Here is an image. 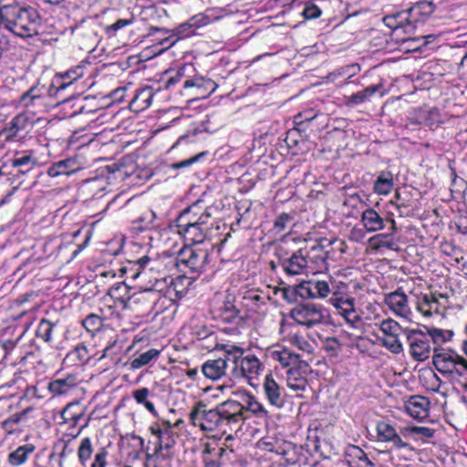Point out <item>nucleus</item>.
<instances>
[{
  "instance_id": "nucleus-1",
  "label": "nucleus",
  "mask_w": 467,
  "mask_h": 467,
  "mask_svg": "<svg viewBox=\"0 0 467 467\" xmlns=\"http://www.w3.org/2000/svg\"><path fill=\"white\" fill-rule=\"evenodd\" d=\"M0 26L22 38L32 37L39 34L42 17L33 6L17 0H0Z\"/></svg>"
},
{
  "instance_id": "nucleus-2",
  "label": "nucleus",
  "mask_w": 467,
  "mask_h": 467,
  "mask_svg": "<svg viewBox=\"0 0 467 467\" xmlns=\"http://www.w3.org/2000/svg\"><path fill=\"white\" fill-rule=\"evenodd\" d=\"M190 420L194 426L206 431L221 430L226 432V427L230 430L235 428L226 400L212 410H205V405L202 402L197 403L190 412Z\"/></svg>"
},
{
  "instance_id": "nucleus-3",
  "label": "nucleus",
  "mask_w": 467,
  "mask_h": 467,
  "mask_svg": "<svg viewBox=\"0 0 467 467\" xmlns=\"http://www.w3.org/2000/svg\"><path fill=\"white\" fill-rule=\"evenodd\" d=\"M149 430L152 435L157 437L158 441L153 453L146 454L145 467H159L162 461L172 458L171 450L176 443L175 431L168 420L153 424Z\"/></svg>"
},
{
  "instance_id": "nucleus-4",
  "label": "nucleus",
  "mask_w": 467,
  "mask_h": 467,
  "mask_svg": "<svg viewBox=\"0 0 467 467\" xmlns=\"http://www.w3.org/2000/svg\"><path fill=\"white\" fill-rule=\"evenodd\" d=\"M235 399L226 400L229 410L231 411L232 420L235 427L242 424L246 419L247 412L252 413L259 419L270 418V413L262 402L256 397L245 389H237L232 392Z\"/></svg>"
},
{
  "instance_id": "nucleus-5",
  "label": "nucleus",
  "mask_w": 467,
  "mask_h": 467,
  "mask_svg": "<svg viewBox=\"0 0 467 467\" xmlns=\"http://www.w3.org/2000/svg\"><path fill=\"white\" fill-rule=\"evenodd\" d=\"M332 297L329 299L337 313L341 316L350 327L359 328L362 326V320L355 307V298L350 296L348 285L343 281L330 283Z\"/></svg>"
},
{
  "instance_id": "nucleus-6",
  "label": "nucleus",
  "mask_w": 467,
  "mask_h": 467,
  "mask_svg": "<svg viewBox=\"0 0 467 467\" xmlns=\"http://www.w3.org/2000/svg\"><path fill=\"white\" fill-rule=\"evenodd\" d=\"M236 354H238L237 357L234 356L231 378L220 387L222 390L232 389L236 379H245L249 385L254 386L253 381L258 378L264 369L262 362L256 356L252 354L244 356L238 350H235Z\"/></svg>"
},
{
  "instance_id": "nucleus-7",
  "label": "nucleus",
  "mask_w": 467,
  "mask_h": 467,
  "mask_svg": "<svg viewBox=\"0 0 467 467\" xmlns=\"http://www.w3.org/2000/svg\"><path fill=\"white\" fill-rule=\"evenodd\" d=\"M290 317L298 325L307 328L327 322L328 311L320 304H297L290 311Z\"/></svg>"
},
{
  "instance_id": "nucleus-8",
  "label": "nucleus",
  "mask_w": 467,
  "mask_h": 467,
  "mask_svg": "<svg viewBox=\"0 0 467 467\" xmlns=\"http://www.w3.org/2000/svg\"><path fill=\"white\" fill-rule=\"evenodd\" d=\"M208 250L201 247L185 245L175 258V265L180 271L196 274L199 275L208 265Z\"/></svg>"
},
{
  "instance_id": "nucleus-9",
  "label": "nucleus",
  "mask_w": 467,
  "mask_h": 467,
  "mask_svg": "<svg viewBox=\"0 0 467 467\" xmlns=\"http://www.w3.org/2000/svg\"><path fill=\"white\" fill-rule=\"evenodd\" d=\"M377 441L391 443L390 451L403 452V458L409 460L415 451V449L408 441L403 440L401 431L400 432L389 422L381 420L376 426Z\"/></svg>"
},
{
  "instance_id": "nucleus-10",
  "label": "nucleus",
  "mask_w": 467,
  "mask_h": 467,
  "mask_svg": "<svg viewBox=\"0 0 467 467\" xmlns=\"http://www.w3.org/2000/svg\"><path fill=\"white\" fill-rule=\"evenodd\" d=\"M404 336L409 344V351L411 358L416 361H424L429 358L431 351H434L433 356L440 352L436 347H432L429 336L424 331L420 329H407L404 331Z\"/></svg>"
},
{
  "instance_id": "nucleus-11",
  "label": "nucleus",
  "mask_w": 467,
  "mask_h": 467,
  "mask_svg": "<svg viewBox=\"0 0 467 467\" xmlns=\"http://www.w3.org/2000/svg\"><path fill=\"white\" fill-rule=\"evenodd\" d=\"M36 118L34 114L22 112L15 116L8 126L2 130V134L8 141H21L25 140L34 128Z\"/></svg>"
},
{
  "instance_id": "nucleus-12",
  "label": "nucleus",
  "mask_w": 467,
  "mask_h": 467,
  "mask_svg": "<svg viewBox=\"0 0 467 467\" xmlns=\"http://www.w3.org/2000/svg\"><path fill=\"white\" fill-rule=\"evenodd\" d=\"M405 330L393 319L383 320L380 324V331L383 333V337L380 338L382 346L393 354L401 353L403 346L400 335L404 334Z\"/></svg>"
},
{
  "instance_id": "nucleus-13",
  "label": "nucleus",
  "mask_w": 467,
  "mask_h": 467,
  "mask_svg": "<svg viewBox=\"0 0 467 467\" xmlns=\"http://www.w3.org/2000/svg\"><path fill=\"white\" fill-rule=\"evenodd\" d=\"M202 222L210 223L211 213L207 211L203 202L197 201L181 213L177 218V227L190 226Z\"/></svg>"
},
{
  "instance_id": "nucleus-14",
  "label": "nucleus",
  "mask_w": 467,
  "mask_h": 467,
  "mask_svg": "<svg viewBox=\"0 0 467 467\" xmlns=\"http://www.w3.org/2000/svg\"><path fill=\"white\" fill-rule=\"evenodd\" d=\"M158 295H154L150 290H143L134 293L126 300L123 305V310H130L138 314H145L152 310Z\"/></svg>"
},
{
  "instance_id": "nucleus-15",
  "label": "nucleus",
  "mask_w": 467,
  "mask_h": 467,
  "mask_svg": "<svg viewBox=\"0 0 467 467\" xmlns=\"http://www.w3.org/2000/svg\"><path fill=\"white\" fill-rule=\"evenodd\" d=\"M263 393L271 407L280 410L285 406V390L272 374H267L264 379Z\"/></svg>"
},
{
  "instance_id": "nucleus-16",
  "label": "nucleus",
  "mask_w": 467,
  "mask_h": 467,
  "mask_svg": "<svg viewBox=\"0 0 467 467\" xmlns=\"http://www.w3.org/2000/svg\"><path fill=\"white\" fill-rule=\"evenodd\" d=\"M330 283L326 280L311 279L301 283L298 294L302 297L326 298L331 293Z\"/></svg>"
},
{
  "instance_id": "nucleus-17",
  "label": "nucleus",
  "mask_w": 467,
  "mask_h": 467,
  "mask_svg": "<svg viewBox=\"0 0 467 467\" xmlns=\"http://www.w3.org/2000/svg\"><path fill=\"white\" fill-rule=\"evenodd\" d=\"M384 303L399 317H408L411 313L408 296L401 288L386 294L384 296Z\"/></svg>"
},
{
  "instance_id": "nucleus-18",
  "label": "nucleus",
  "mask_w": 467,
  "mask_h": 467,
  "mask_svg": "<svg viewBox=\"0 0 467 467\" xmlns=\"http://www.w3.org/2000/svg\"><path fill=\"white\" fill-rule=\"evenodd\" d=\"M212 223H199L190 226H178V234L182 235L185 242L189 244H201L206 238L207 234L211 230Z\"/></svg>"
},
{
  "instance_id": "nucleus-19",
  "label": "nucleus",
  "mask_w": 467,
  "mask_h": 467,
  "mask_svg": "<svg viewBox=\"0 0 467 467\" xmlns=\"http://www.w3.org/2000/svg\"><path fill=\"white\" fill-rule=\"evenodd\" d=\"M383 23L393 31L402 30L408 35L412 34L416 28V26L411 24L410 13L407 10L385 16Z\"/></svg>"
},
{
  "instance_id": "nucleus-20",
  "label": "nucleus",
  "mask_w": 467,
  "mask_h": 467,
  "mask_svg": "<svg viewBox=\"0 0 467 467\" xmlns=\"http://www.w3.org/2000/svg\"><path fill=\"white\" fill-rule=\"evenodd\" d=\"M430 400L423 396H412L404 404L408 415L417 420H422L429 416Z\"/></svg>"
},
{
  "instance_id": "nucleus-21",
  "label": "nucleus",
  "mask_w": 467,
  "mask_h": 467,
  "mask_svg": "<svg viewBox=\"0 0 467 467\" xmlns=\"http://www.w3.org/2000/svg\"><path fill=\"white\" fill-rule=\"evenodd\" d=\"M306 252L302 249L295 252L290 257L282 262V266L286 274L296 275L303 274L307 268Z\"/></svg>"
},
{
  "instance_id": "nucleus-22",
  "label": "nucleus",
  "mask_w": 467,
  "mask_h": 467,
  "mask_svg": "<svg viewBox=\"0 0 467 467\" xmlns=\"http://www.w3.org/2000/svg\"><path fill=\"white\" fill-rule=\"evenodd\" d=\"M80 163L74 157L58 161L50 165L47 173L50 177H58L61 175L69 176L80 170Z\"/></svg>"
},
{
  "instance_id": "nucleus-23",
  "label": "nucleus",
  "mask_w": 467,
  "mask_h": 467,
  "mask_svg": "<svg viewBox=\"0 0 467 467\" xmlns=\"http://www.w3.org/2000/svg\"><path fill=\"white\" fill-rule=\"evenodd\" d=\"M184 88H194L192 95L199 99L208 98L214 92L216 86L211 79L202 78H188L183 83Z\"/></svg>"
},
{
  "instance_id": "nucleus-24",
  "label": "nucleus",
  "mask_w": 467,
  "mask_h": 467,
  "mask_svg": "<svg viewBox=\"0 0 467 467\" xmlns=\"http://www.w3.org/2000/svg\"><path fill=\"white\" fill-rule=\"evenodd\" d=\"M227 359L215 358L207 359L202 365V372L205 378L212 380H218L226 375Z\"/></svg>"
},
{
  "instance_id": "nucleus-25",
  "label": "nucleus",
  "mask_w": 467,
  "mask_h": 467,
  "mask_svg": "<svg viewBox=\"0 0 467 467\" xmlns=\"http://www.w3.org/2000/svg\"><path fill=\"white\" fill-rule=\"evenodd\" d=\"M47 89L44 86L34 85L22 94L20 103L25 108H35L45 104Z\"/></svg>"
},
{
  "instance_id": "nucleus-26",
  "label": "nucleus",
  "mask_w": 467,
  "mask_h": 467,
  "mask_svg": "<svg viewBox=\"0 0 467 467\" xmlns=\"http://www.w3.org/2000/svg\"><path fill=\"white\" fill-rule=\"evenodd\" d=\"M435 10V5L431 1H420L407 9L410 13V19L415 26L418 22H423L428 19Z\"/></svg>"
},
{
  "instance_id": "nucleus-27",
  "label": "nucleus",
  "mask_w": 467,
  "mask_h": 467,
  "mask_svg": "<svg viewBox=\"0 0 467 467\" xmlns=\"http://www.w3.org/2000/svg\"><path fill=\"white\" fill-rule=\"evenodd\" d=\"M269 299V296L263 291L251 289L244 293L243 305L253 312H258L262 306L266 305Z\"/></svg>"
},
{
  "instance_id": "nucleus-28",
  "label": "nucleus",
  "mask_w": 467,
  "mask_h": 467,
  "mask_svg": "<svg viewBox=\"0 0 467 467\" xmlns=\"http://www.w3.org/2000/svg\"><path fill=\"white\" fill-rule=\"evenodd\" d=\"M161 355V350L156 348H149L144 352H137L133 358L125 363V366H129L131 370H138L147 365L156 361Z\"/></svg>"
},
{
  "instance_id": "nucleus-29",
  "label": "nucleus",
  "mask_w": 467,
  "mask_h": 467,
  "mask_svg": "<svg viewBox=\"0 0 467 467\" xmlns=\"http://www.w3.org/2000/svg\"><path fill=\"white\" fill-rule=\"evenodd\" d=\"M360 222L368 233H375L384 228V219L373 208L362 212Z\"/></svg>"
},
{
  "instance_id": "nucleus-30",
  "label": "nucleus",
  "mask_w": 467,
  "mask_h": 467,
  "mask_svg": "<svg viewBox=\"0 0 467 467\" xmlns=\"http://www.w3.org/2000/svg\"><path fill=\"white\" fill-rule=\"evenodd\" d=\"M267 357L285 368L296 365L299 361V355L291 352L287 348H276L269 349Z\"/></svg>"
},
{
  "instance_id": "nucleus-31",
  "label": "nucleus",
  "mask_w": 467,
  "mask_h": 467,
  "mask_svg": "<svg viewBox=\"0 0 467 467\" xmlns=\"http://www.w3.org/2000/svg\"><path fill=\"white\" fill-rule=\"evenodd\" d=\"M78 384L77 378L74 375H68L63 379L52 380L48 384V390L53 395H64L68 393Z\"/></svg>"
},
{
  "instance_id": "nucleus-32",
  "label": "nucleus",
  "mask_w": 467,
  "mask_h": 467,
  "mask_svg": "<svg viewBox=\"0 0 467 467\" xmlns=\"http://www.w3.org/2000/svg\"><path fill=\"white\" fill-rule=\"evenodd\" d=\"M29 409H26L20 412H16L8 417L6 420L2 421L1 427L5 431V432L8 435H13L16 433H21L22 429L20 424L22 421L26 420V416Z\"/></svg>"
},
{
  "instance_id": "nucleus-33",
  "label": "nucleus",
  "mask_w": 467,
  "mask_h": 467,
  "mask_svg": "<svg viewBox=\"0 0 467 467\" xmlns=\"http://www.w3.org/2000/svg\"><path fill=\"white\" fill-rule=\"evenodd\" d=\"M130 287L124 282L114 284L109 290V296L114 300L115 306L123 310V305L131 295H130Z\"/></svg>"
},
{
  "instance_id": "nucleus-34",
  "label": "nucleus",
  "mask_w": 467,
  "mask_h": 467,
  "mask_svg": "<svg viewBox=\"0 0 467 467\" xmlns=\"http://www.w3.org/2000/svg\"><path fill=\"white\" fill-rule=\"evenodd\" d=\"M397 227L394 220H391L390 232L387 234H379L370 238V241L376 244V248H387L397 250V243L392 239L396 234Z\"/></svg>"
},
{
  "instance_id": "nucleus-35",
  "label": "nucleus",
  "mask_w": 467,
  "mask_h": 467,
  "mask_svg": "<svg viewBox=\"0 0 467 467\" xmlns=\"http://www.w3.org/2000/svg\"><path fill=\"white\" fill-rule=\"evenodd\" d=\"M84 415V410L78 401L68 403L61 411V423L73 422L77 424Z\"/></svg>"
},
{
  "instance_id": "nucleus-36",
  "label": "nucleus",
  "mask_w": 467,
  "mask_h": 467,
  "mask_svg": "<svg viewBox=\"0 0 467 467\" xmlns=\"http://www.w3.org/2000/svg\"><path fill=\"white\" fill-rule=\"evenodd\" d=\"M394 186L393 176L389 171H382L374 182L373 191L379 195H388Z\"/></svg>"
},
{
  "instance_id": "nucleus-37",
  "label": "nucleus",
  "mask_w": 467,
  "mask_h": 467,
  "mask_svg": "<svg viewBox=\"0 0 467 467\" xmlns=\"http://www.w3.org/2000/svg\"><path fill=\"white\" fill-rule=\"evenodd\" d=\"M169 294H174L179 298L187 294L188 286L191 285V280L185 275H178L176 277L171 276L169 280Z\"/></svg>"
},
{
  "instance_id": "nucleus-38",
  "label": "nucleus",
  "mask_w": 467,
  "mask_h": 467,
  "mask_svg": "<svg viewBox=\"0 0 467 467\" xmlns=\"http://www.w3.org/2000/svg\"><path fill=\"white\" fill-rule=\"evenodd\" d=\"M401 435L404 439L411 438L415 441L420 439L432 438L434 430L424 426H411L401 429Z\"/></svg>"
},
{
  "instance_id": "nucleus-39",
  "label": "nucleus",
  "mask_w": 467,
  "mask_h": 467,
  "mask_svg": "<svg viewBox=\"0 0 467 467\" xmlns=\"http://www.w3.org/2000/svg\"><path fill=\"white\" fill-rule=\"evenodd\" d=\"M34 450L35 447L32 444L19 446L8 455V462L13 466L22 465L27 461Z\"/></svg>"
},
{
  "instance_id": "nucleus-40",
  "label": "nucleus",
  "mask_w": 467,
  "mask_h": 467,
  "mask_svg": "<svg viewBox=\"0 0 467 467\" xmlns=\"http://www.w3.org/2000/svg\"><path fill=\"white\" fill-rule=\"evenodd\" d=\"M380 86L379 85H372L368 86L366 88L358 91L348 98L347 105L348 106H357L366 101L369 100V99L379 91Z\"/></svg>"
},
{
  "instance_id": "nucleus-41",
  "label": "nucleus",
  "mask_w": 467,
  "mask_h": 467,
  "mask_svg": "<svg viewBox=\"0 0 467 467\" xmlns=\"http://www.w3.org/2000/svg\"><path fill=\"white\" fill-rule=\"evenodd\" d=\"M418 310L427 317L439 314V301L434 295H425L418 304Z\"/></svg>"
},
{
  "instance_id": "nucleus-42",
  "label": "nucleus",
  "mask_w": 467,
  "mask_h": 467,
  "mask_svg": "<svg viewBox=\"0 0 467 467\" xmlns=\"http://www.w3.org/2000/svg\"><path fill=\"white\" fill-rule=\"evenodd\" d=\"M11 165L18 169L21 173H27L36 166V161L27 153L16 154L10 160Z\"/></svg>"
},
{
  "instance_id": "nucleus-43",
  "label": "nucleus",
  "mask_w": 467,
  "mask_h": 467,
  "mask_svg": "<svg viewBox=\"0 0 467 467\" xmlns=\"http://www.w3.org/2000/svg\"><path fill=\"white\" fill-rule=\"evenodd\" d=\"M134 22L135 16L132 14H130L126 17L118 18L114 23L110 25L103 26V32L108 37H114L119 30L131 26Z\"/></svg>"
},
{
  "instance_id": "nucleus-44",
  "label": "nucleus",
  "mask_w": 467,
  "mask_h": 467,
  "mask_svg": "<svg viewBox=\"0 0 467 467\" xmlns=\"http://www.w3.org/2000/svg\"><path fill=\"white\" fill-rule=\"evenodd\" d=\"M286 384L293 390H304L306 387V379L298 368H290L286 371Z\"/></svg>"
},
{
  "instance_id": "nucleus-45",
  "label": "nucleus",
  "mask_w": 467,
  "mask_h": 467,
  "mask_svg": "<svg viewBox=\"0 0 467 467\" xmlns=\"http://www.w3.org/2000/svg\"><path fill=\"white\" fill-rule=\"evenodd\" d=\"M425 333L428 334L431 346H441L451 340L453 337V332L448 329L431 328Z\"/></svg>"
},
{
  "instance_id": "nucleus-46",
  "label": "nucleus",
  "mask_w": 467,
  "mask_h": 467,
  "mask_svg": "<svg viewBox=\"0 0 467 467\" xmlns=\"http://www.w3.org/2000/svg\"><path fill=\"white\" fill-rule=\"evenodd\" d=\"M150 263L149 256L144 255L134 262H130V267H125V273L132 279L138 278L140 275H146L145 269Z\"/></svg>"
},
{
  "instance_id": "nucleus-47",
  "label": "nucleus",
  "mask_w": 467,
  "mask_h": 467,
  "mask_svg": "<svg viewBox=\"0 0 467 467\" xmlns=\"http://www.w3.org/2000/svg\"><path fill=\"white\" fill-rule=\"evenodd\" d=\"M149 395H150V390L148 388H140V389H135L132 392V397L138 404L143 405L147 410H149L153 415H156L157 410L155 409L154 404L148 400Z\"/></svg>"
},
{
  "instance_id": "nucleus-48",
  "label": "nucleus",
  "mask_w": 467,
  "mask_h": 467,
  "mask_svg": "<svg viewBox=\"0 0 467 467\" xmlns=\"http://www.w3.org/2000/svg\"><path fill=\"white\" fill-rule=\"evenodd\" d=\"M55 326V323H52L46 318L41 319L36 331V337L42 339L46 343L51 342L52 332Z\"/></svg>"
},
{
  "instance_id": "nucleus-49",
  "label": "nucleus",
  "mask_w": 467,
  "mask_h": 467,
  "mask_svg": "<svg viewBox=\"0 0 467 467\" xmlns=\"http://www.w3.org/2000/svg\"><path fill=\"white\" fill-rule=\"evenodd\" d=\"M84 75V66L78 65L71 67L67 71L61 74V78L64 82L59 86L58 89H65L67 86L72 84L75 80L81 78Z\"/></svg>"
},
{
  "instance_id": "nucleus-50",
  "label": "nucleus",
  "mask_w": 467,
  "mask_h": 467,
  "mask_svg": "<svg viewBox=\"0 0 467 467\" xmlns=\"http://www.w3.org/2000/svg\"><path fill=\"white\" fill-rule=\"evenodd\" d=\"M93 453V445L91 439L88 437L83 438L80 441V444L78 448V461L82 465H85L86 462L91 458Z\"/></svg>"
},
{
  "instance_id": "nucleus-51",
  "label": "nucleus",
  "mask_w": 467,
  "mask_h": 467,
  "mask_svg": "<svg viewBox=\"0 0 467 467\" xmlns=\"http://www.w3.org/2000/svg\"><path fill=\"white\" fill-rule=\"evenodd\" d=\"M213 451L209 445H206L202 451L203 467H222L220 458L224 452V449L221 448L220 451L215 454V458L210 456Z\"/></svg>"
},
{
  "instance_id": "nucleus-52",
  "label": "nucleus",
  "mask_w": 467,
  "mask_h": 467,
  "mask_svg": "<svg viewBox=\"0 0 467 467\" xmlns=\"http://www.w3.org/2000/svg\"><path fill=\"white\" fill-rule=\"evenodd\" d=\"M153 99V93L150 88L140 90L132 99V104H138L140 109H147L150 106Z\"/></svg>"
},
{
  "instance_id": "nucleus-53",
  "label": "nucleus",
  "mask_w": 467,
  "mask_h": 467,
  "mask_svg": "<svg viewBox=\"0 0 467 467\" xmlns=\"http://www.w3.org/2000/svg\"><path fill=\"white\" fill-rule=\"evenodd\" d=\"M68 357L74 361L85 363L89 360L90 354L88 348L84 344H78L74 349L70 351Z\"/></svg>"
},
{
  "instance_id": "nucleus-54",
  "label": "nucleus",
  "mask_w": 467,
  "mask_h": 467,
  "mask_svg": "<svg viewBox=\"0 0 467 467\" xmlns=\"http://www.w3.org/2000/svg\"><path fill=\"white\" fill-rule=\"evenodd\" d=\"M288 341L297 348L299 350H302L306 353H311L313 351L312 345L302 336L297 334H290L288 335Z\"/></svg>"
},
{
  "instance_id": "nucleus-55",
  "label": "nucleus",
  "mask_w": 467,
  "mask_h": 467,
  "mask_svg": "<svg viewBox=\"0 0 467 467\" xmlns=\"http://www.w3.org/2000/svg\"><path fill=\"white\" fill-rule=\"evenodd\" d=\"M219 311L220 317L226 323H232L238 317L239 313L237 308L230 302L225 303L220 307Z\"/></svg>"
},
{
  "instance_id": "nucleus-56",
  "label": "nucleus",
  "mask_w": 467,
  "mask_h": 467,
  "mask_svg": "<svg viewBox=\"0 0 467 467\" xmlns=\"http://www.w3.org/2000/svg\"><path fill=\"white\" fill-rule=\"evenodd\" d=\"M83 327L91 333L99 331L102 327V319L95 314L88 315L82 322Z\"/></svg>"
},
{
  "instance_id": "nucleus-57",
  "label": "nucleus",
  "mask_w": 467,
  "mask_h": 467,
  "mask_svg": "<svg viewBox=\"0 0 467 467\" xmlns=\"http://www.w3.org/2000/svg\"><path fill=\"white\" fill-rule=\"evenodd\" d=\"M169 280H171V276L156 278L151 286L146 290H150L154 295L157 293L169 294Z\"/></svg>"
},
{
  "instance_id": "nucleus-58",
  "label": "nucleus",
  "mask_w": 467,
  "mask_h": 467,
  "mask_svg": "<svg viewBox=\"0 0 467 467\" xmlns=\"http://www.w3.org/2000/svg\"><path fill=\"white\" fill-rule=\"evenodd\" d=\"M293 222V216L283 213L280 215H278L274 223V229L276 233H282L284 232L289 224H291Z\"/></svg>"
},
{
  "instance_id": "nucleus-59",
  "label": "nucleus",
  "mask_w": 467,
  "mask_h": 467,
  "mask_svg": "<svg viewBox=\"0 0 467 467\" xmlns=\"http://www.w3.org/2000/svg\"><path fill=\"white\" fill-rule=\"evenodd\" d=\"M306 19H315L321 16V10L313 3H306L302 12Z\"/></svg>"
},
{
  "instance_id": "nucleus-60",
  "label": "nucleus",
  "mask_w": 467,
  "mask_h": 467,
  "mask_svg": "<svg viewBox=\"0 0 467 467\" xmlns=\"http://www.w3.org/2000/svg\"><path fill=\"white\" fill-rule=\"evenodd\" d=\"M107 456L108 451L105 448H100L99 451L95 455L94 462H92L91 467H106Z\"/></svg>"
},
{
  "instance_id": "nucleus-61",
  "label": "nucleus",
  "mask_w": 467,
  "mask_h": 467,
  "mask_svg": "<svg viewBox=\"0 0 467 467\" xmlns=\"http://www.w3.org/2000/svg\"><path fill=\"white\" fill-rule=\"evenodd\" d=\"M203 23H202V18L198 16H192L190 20L187 22L182 24L179 27L180 33H184L187 29L190 28H198L200 27Z\"/></svg>"
},
{
  "instance_id": "nucleus-62",
  "label": "nucleus",
  "mask_w": 467,
  "mask_h": 467,
  "mask_svg": "<svg viewBox=\"0 0 467 467\" xmlns=\"http://www.w3.org/2000/svg\"><path fill=\"white\" fill-rule=\"evenodd\" d=\"M224 357L223 358H226L227 362L231 361L234 364V356H235V350H238L240 353L244 354V349L242 348L232 346V345H224ZM238 354H236V357Z\"/></svg>"
},
{
  "instance_id": "nucleus-63",
  "label": "nucleus",
  "mask_w": 467,
  "mask_h": 467,
  "mask_svg": "<svg viewBox=\"0 0 467 467\" xmlns=\"http://www.w3.org/2000/svg\"><path fill=\"white\" fill-rule=\"evenodd\" d=\"M184 77V69L180 68L175 72L173 76H171L166 82V88H170L177 83H179L182 78Z\"/></svg>"
},
{
  "instance_id": "nucleus-64",
  "label": "nucleus",
  "mask_w": 467,
  "mask_h": 467,
  "mask_svg": "<svg viewBox=\"0 0 467 467\" xmlns=\"http://www.w3.org/2000/svg\"><path fill=\"white\" fill-rule=\"evenodd\" d=\"M116 344L117 340H113L112 342L109 343L108 346L103 349L102 355L98 359L100 360L104 358H107L108 356L116 354V352H113Z\"/></svg>"
}]
</instances>
